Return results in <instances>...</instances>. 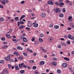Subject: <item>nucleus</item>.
<instances>
[{
	"instance_id": "obj_1",
	"label": "nucleus",
	"mask_w": 74,
	"mask_h": 74,
	"mask_svg": "<svg viewBox=\"0 0 74 74\" xmlns=\"http://www.w3.org/2000/svg\"><path fill=\"white\" fill-rule=\"evenodd\" d=\"M61 9L60 8H56L55 10V12L56 13H58L59 12H60V11H61Z\"/></svg>"
},
{
	"instance_id": "obj_2",
	"label": "nucleus",
	"mask_w": 74,
	"mask_h": 74,
	"mask_svg": "<svg viewBox=\"0 0 74 74\" xmlns=\"http://www.w3.org/2000/svg\"><path fill=\"white\" fill-rule=\"evenodd\" d=\"M61 66L63 68H66L67 66V64L66 63H64L61 65Z\"/></svg>"
},
{
	"instance_id": "obj_3",
	"label": "nucleus",
	"mask_w": 74,
	"mask_h": 74,
	"mask_svg": "<svg viewBox=\"0 0 74 74\" xmlns=\"http://www.w3.org/2000/svg\"><path fill=\"white\" fill-rule=\"evenodd\" d=\"M68 37L71 40H74V37L73 36H71L70 34H69L68 36Z\"/></svg>"
},
{
	"instance_id": "obj_4",
	"label": "nucleus",
	"mask_w": 74,
	"mask_h": 74,
	"mask_svg": "<svg viewBox=\"0 0 74 74\" xmlns=\"http://www.w3.org/2000/svg\"><path fill=\"white\" fill-rule=\"evenodd\" d=\"M45 16H46V14L44 13H43L41 14V16L42 18H44L45 17Z\"/></svg>"
},
{
	"instance_id": "obj_5",
	"label": "nucleus",
	"mask_w": 74,
	"mask_h": 74,
	"mask_svg": "<svg viewBox=\"0 0 74 74\" xmlns=\"http://www.w3.org/2000/svg\"><path fill=\"white\" fill-rule=\"evenodd\" d=\"M48 4L50 5H53V2L51 1H49L47 2Z\"/></svg>"
},
{
	"instance_id": "obj_6",
	"label": "nucleus",
	"mask_w": 74,
	"mask_h": 74,
	"mask_svg": "<svg viewBox=\"0 0 74 74\" xmlns=\"http://www.w3.org/2000/svg\"><path fill=\"white\" fill-rule=\"evenodd\" d=\"M53 40V39L52 37H49L48 38V41L49 42H52V41Z\"/></svg>"
},
{
	"instance_id": "obj_7",
	"label": "nucleus",
	"mask_w": 74,
	"mask_h": 74,
	"mask_svg": "<svg viewBox=\"0 0 74 74\" xmlns=\"http://www.w3.org/2000/svg\"><path fill=\"white\" fill-rule=\"evenodd\" d=\"M10 58H11L10 57L8 56L7 57H5V59L6 60V61H8V60H9L10 59Z\"/></svg>"
},
{
	"instance_id": "obj_8",
	"label": "nucleus",
	"mask_w": 74,
	"mask_h": 74,
	"mask_svg": "<svg viewBox=\"0 0 74 74\" xmlns=\"http://www.w3.org/2000/svg\"><path fill=\"white\" fill-rule=\"evenodd\" d=\"M28 22L29 23L28 24L27 26L28 27H30L32 26V22L29 21H28Z\"/></svg>"
},
{
	"instance_id": "obj_9",
	"label": "nucleus",
	"mask_w": 74,
	"mask_h": 74,
	"mask_svg": "<svg viewBox=\"0 0 74 74\" xmlns=\"http://www.w3.org/2000/svg\"><path fill=\"white\" fill-rule=\"evenodd\" d=\"M23 41L25 42H26L27 41V38L25 37H24L23 39Z\"/></svg>"
},
{
	"instance_id": "obj_10",
	"label": "nucleus",
	"mask_w": 74,
	"mask_h": 74,
	"mask_svg": "<svg viewBox=\"0 0 74 74\" xmlns=\"http://www.w3.org/2000/svg\"><path fill=\"white\" fill-rule=\"evenodd\" d=\"M14 67L15 68V69L16 70H19V68H18V65L16 64L14 66Z\"/></svg>"
},
{
	"instance_id": "obj_11",
	"label": "nucleus",
	"mask_w": 74,
	"mask_h": 74,
	"mask_svg": "<svg viewBox=\"0 0 74 74\" xmlns=\"http://www.w3.org/2000/svg\"><path fill=\"white\" fill-rule=\"evenodd\" d=\"M17 49H18V50H23V48L22 47H21L20 46H17L16 47Z\"/></svg>"
},
{
	"instance_id": "obj_12",
	"label": "nucleus",
	"mask_w": 74,
	"mask_h": 74,
	"mask_svg": "<svg viewBox=\"0 0 74 74\" xmlns=\"http://www.w3.org/2000/svg\"><path fill=\"white\" fill-rule=\"evenodd\" d=\"M24 64H25V63H23L22 64H19V67H20V68H22V66H23V65H24Z\"/></svg>"
},
{
	"instance_id": "obj_13",
	"label": "nucleus",
	"mask_w": 74,
	"mask_h": 74,
	"mask_svg": "<svg viewBox=\"0 0 74 74\" xmlns=\"http://www.w3.org/2000/svg\"><path fill=\"white\" fill-rule=\"evenodd\" d=\"M25 26L24 25H21L19 27V29L20 30L23 29V28H25Z\"/></svg>"
},
{
	"instance_id": "obj_14",
	"label": "nucleus",
	"mask_w": 74,
	"mask_h": 74,
	"mask_svg": "<svg viewBox=\"0 0 74 74\" xmlns=\"http://www.w3.org/2000/svg\"><path fill=\"white\" fill-rule=\"evenodd\" d=\"M45 64V62L43 61H42L40 62V65H44Z\"/></svg>"
},
{
	"instance_id": "obj_15",
	"label": "nucleus",
	"mask_w": 74,
	"mask_h": 74,
	"mask_svg": "<svg viewBox=\"0 0 74 74\" xmlns=\"http://www.w3.org/2000/svg\"><path fill=\"white\" fill-rule=\"evenodd\" d=\"M33 24L34 25L33 26L35 27H38V24L35 23H33Z\"/></svg>"
},
{
	"instance_id": "obj_16",
	"label": "nucleus",
	"mask_w": 74,
	"mask_h": 74,
	"mask_svg": "<svg viewBox=\"0 0 74 74\" xmlns=\"http://www.w3.org/2000/svg\"><path fill=\"white\" fill-rule=\"evenodd\" d=\"M52 64L53 66H56L57 64V63L56 62H55V61H53L52 63Z\"/></svg>"
},
{
	"instance_id": "obj_17",
	"label": "nucleus",
	"mask_w": 74,
	"mask_h": 74,
	"mask_svg": "<svg viewBox=\"0 0 74 74\" xmlns=\"http://www.w3.org/2000/svg\"><path fill=\"white\" fill-rule=\"evenodd\" d=\"M25 15H22L20 19L19 20L20 21H21V20H22L23 18H25Z\"/></svg>"
},
{
	"instance_id": "obj_18",
	"label": "nucleus",
	"mask_w": 74,
	"mask_h": 74,
	"mask_svg": "<svg viewBox=\"0 0 74 74\" xmlns=\"http://www.w3.org/2000/svg\"><path fill=\"white\" fill-rule=\"evenodd\" d=\"M20 73L21 74H24V73H25V71L23 70H21L20 71Z\"/></svg>"
},
{
	"instance_id": "obj_19",
	"label": "nucleus",
	"mask_w": 74,
	"mask_h": 74,
	"mask_svg": "<svg viewBox=\"0 0 74 74\" xmlns=\"http://www.w3.org/2000/svg\"><path fill=\"white\" fill-rule=\"evenodd\" d=\"M68 19L69 21H72V17L71 16H69L68 18Z\"/></svg>"
},
{
	"instance_id": "obj_20",
	"label": "nucleus",
	"mask_w": 74,
	"mask_h": 74,
	"mask_svg": "<svg viewBox=\"0 0 74 74\" xmlns=\"http://www.w3.org/2000/svg\"><path fill=\"white\" fill-rule=\"evenodd\" d=\"M59 27V25H56L54 26V28L56 29H58Z\"/></svg>"
},
{
	"instance_id": "obj_21",
	"label": "nucleus",
	"mask_w": 74,
	"mask_h": 74,
	"mask_svg": "<svg viewBox=\"0 0 74 74\" xmlns=\"http://www.w3.org/2000/svg\"><path fill=\"white\" fill-rule=\"evenodd\" d=\"M64 60H66V61H69L70 60L68 58L65 57L64 58Z\"/></svg>"
},
{
	"instance_id": "obj_22",
	"label": "nucleus",
	"mask_w": 74,
	"mask_h": 74,
	"mask_svg": "<svg viewBox=\"0 0 74 74\" xmlns=\"http://www.w3.org/2000/svg\"><path fill=\"white\" fill-rule=\"evenodd\" d=\"M12 40L14 42H16L18 41V40L15 39H12Z\"/></svg>"
},
{
	"instance_id": "obj_23",
	"label": "nucleus",
	"mask_w": 74,
	"mask_h": 74,
	"mask_svg": "<svg viewBox=\"0 0 74 74\" xmlns=\"http://www.w3.org/2000/svg\"><path fill=\"white\" fill-rule=\"evenodd\" d=\"M64 4V3H60V4H59V5H60V7H62V5H63Z\"/></svg>"
},
{
	"instance_id": "obj_24",
	"label": "nucleus",
	"mask_w": 74,
	"mask_h": 74,
	"mask_svg": "<svg viewBox=\"0 0 74 74\" xmlns=\"http://www.w3.org/2000/svg\"><path fill=\"white\" fill-rule=\"evenodd\" d=\"M29 63H32L34 62V61L33 60H29Z\"/></svg>"
},
{
	"instance_id": "obj_25",
	"label": "nucleus",
	"mask_w": 74,
	"mask_h": 74,
	"mask_svg": "<svg viewBox=\"0 0 74 74\" xmlns=\"http://www.w3.org/2000/svg\"><path fill=\"white\" fill-rule=\"evenodd\" d=\"M39 41L40 43L43 42V41L42 40V39L41 38H39Z\"/></svg>"
},
{
	"instance_id": "obj_26",
	"label": "nucleus",
	"mask_w": 74,
	"mask_h": 74,
	"mask_svg": "<svg viewBox=\"0 0 74 74\" xmlns=\"http://www.w3.org/2000/svg\"><path fill=\"white\" fill-rule=\"evenodd\" d=\"M14 19L15 20V21H18V20H19V18L18 17H15Z\"/></svg>"
},
{
	"instance_id": "obj_27",
	"label": "nucleus",
	"mask_w": 74,
	"mask_h": 74,
	"mask_svg": "<svg viewBox=\"0 0 74 74\" xmlns=\"http://www.w3.org/2000/svg\"><path fill=\"white\" fill-rule=\"evenodd\" d=\"M4 20V18L1 17L0 18V21L2 22Z\"/></svg>"
},
{
	"instance_id": "obj_28",
	"label": "nucleus",
	"mask_w": 74,
	"mask_h": 74,
	"mask_svg": "<svg viewBox=\"0 0 74 74\" xmlns=\"http://www.w3.org/2000/svg\"><path fill=\"white\" fill-rule=\"evenodd\" d=\"M59 16L60 17H63V14L62 13H60V14Z\"/></svg>"
},
{
	"instance_id": "obj_29",
	"label": "nucleus",
	"mask_w": 74,
	"mask_h": 74,
	"mask_svg": "<svg viewBox=\"0 0 74 74\" xmlns=\"http://www.w3.org/2000/svg\"><path fill=\"white\" fill-rule=\"evenodd\" d=\"M8 69H11V67H12V65L10 64H8Z\"/></svg>"
},
{
	"instance_id": "obj_30",
	"label": "nucleus",
	"mask_w": 74,
	"mask_h": 74,
	"mask_svg": "<svg viewBox=\"0 0 74 74\" xmlns=\"http://www.w3.org/2000/svg\"><path fill=\"white\" fill-rule=\"evenodd\" d=\"M20 38H21V39H23V38H24V36H23V35H21L20 36Z\"/></svg>"
},
{
	"instance_id": "obj_31",
	"label": "nucleus",
	"mask_w": 74,
	"mask_h": 74,
	"mask_svg": "<svg viewBox=\"0 0 74 74\" xmlns=\"http://www.w3.org/2000/svg\"><path fill=\"white\" fill-rule=\"evenodd\" d=\"M4 63V61L3 60H1L0 61V63L3 64Z\"/></svg>"
},
{
	"instance_id": "obj_32",
	"label": "nucleus",
	"mask_w": 74,
	"mask_h": 74,
	"mask_svg": "<svg viewBox=\"0 0 74 74\" xmlns=\"http://www.w3.org/2000/svg\"><path fill=\"white\" fill-rule=\"evenodd\" d=\"M6 36L7 37H8V38H10L11 37V36L9 35H8L7 34H6Z\"/></svg>"
},
{
	"instance_id": "obj_33",
	"label": "nucleus",
	"mask_w": 74,
	"mask_h": 74,
	"mask_svg": "<svg viewBox=\"0 0 74 74\" xmlns=\"http://www.w3.org/2000/svg\"><path fill=\"white\" fill-rule=\"evenodd\" d=\"M5 73H6V74H8V70H7V69H5Z\"/></svg>"
},
{
	"instance_id": "obj_34",
	"label": "nucleus",
	"mask_w": 74,
	"mask_h": 74,
	"mask_svg": "<svg viewBox=\"0 0 74 74\" xmlns=\"http://www.w3.org/2000/svg\"><path fill=\"white\" fill-rule=\"evenodd\" d=\"M37 68V67L36 66H33L32 69H33V70H36V68Z\"/></svg>"
},
{
	"instance_id": "obj_35",
	"label": "nucleus",
	"mask_w": 74,
	"mask_h": 74,
	"mask_svg": "<svg viewBox=\"0 0 74 74\" xmlns=\"http://www.w3.org/2000/svg\"><path fill=\"white\" fill-rule=\"evenodd\" d=\"M57 73H61V71L60 70V69H58L57 70Z\"/></svg>"
},
{
	"instance_id": "obj_36",
	"label": "nucleus",
	"mask_w": 74,
	"mask_h": 74,
	"mask_svg": "<svg viewBox=\"0 0 74 74\" xmlns=\"http://www.w3.org/2000/svg\"><path fill=\"white\" fill-rule=\"evenodd\" d=\"M5 38L2 37L1 38V40L2 41H5Z\"/></svg>"
},
{
	"instance_id": "obj_37",
	"label": "nucleus",
	"mask_w": 74,
	"mask_h": 74,
	"mask_svg": "<svg viewBox=\"0 0 74 74\" xmlns=\"http://www.w3.org/2000/svg\"><path fill=\"white\" fill-rule=\"evenodd\" d=\"M31 40L32 41H35V38H33L31 39Z\"/></svg>"
},
{
	"instance_id": "obj_38",
	"label": "nucleus",
	"mask_w": 74,
	"mask_h": 74,
	"mask_svg": "<svg viewBox=\"0 0 74 74\" xmlns=\"http://www.w3.org/2000/svg\"><path fill=\"white\" fill-rule=\"evenodd\" d=\"M23 54L25 56H26L27 55V54L26 53H23Z\"/></svg>"
},
{
	"instance_id": "obj_39",
	"label": "nucleus",
	"mask_w": 74,
	"mask_h": 74,
	"mask_svg": "<svg viewBox=\"0 0 74 74\" xmlns=\"http://www.w3.org/2000/svg\"><path fill=\"white\" fill-rule=\"evenodd\" d=\"M40 36L41 37H44V34H40Z\"/></svg>"
},
{
	"instance_id": "obj_40",
	"label": "nucleus",
	"mask_w": 74,
	"mask_h": 74,
	"mask_svg": "<svg viewBox=\"0 0 74 74\" xmlns=\"http://www.w3.org/2000/svg\"><path fill=\"white\" fill-rule=\"evenodd\" d=\"M49 27H52L53 26V25L52 24H49Z\"/></svg>"
},
{
	"instance_id": "obj_41",
	"label": "nucleus",
	"mask_w": 74,
	"mask_h": 74,
	"mask_svg": "<svg viewBox=\"0 0 74 74\" xmlns=\"http://www.w3.org/2000/svg\"><path fill=\"white\" fill-rule=\"evenodd\" d=\"M20 23L21 24H24V22L22 21H21L20 22Z\"/></svg>"
},
{
	"instance_id": "obj_42",
	"label": "nucleus",
	"mask_w": 74,
	"mask_h": 74,
	"mask_svg": "<svg viewBox=\"0 0 74 74\" xmlns=\"http://www.w3.org/2000/svg\"><path fill=\"white\" fill-rule=\"evenodd\" d=\"M1 3L3 5H5V2H4V1H1Z\"/></svg>"
},
{
	"instance_id": "obj_43",
	"label": "nucleus",
	"mask_w": 74,
	"mask_h": 74,
	"mask_svg": "<svg viewBox=\"0 0 74 74\" xmlns=\"http://www.w3.org/2000/svg\"><path fill=\"white\" fill-rule=\"evenodd\" d=\"M23 67H24V68H27V66L26 65H25V64H24V65H23Z\"/></svg>"
},
{
	"instance_id": "obj_44",
	"label": "nucleus",
	"mask_w": 74,
	"mask_h": 74,
	"mask_svg": "<svg viewBox=\"0 0 74 74\" xmlns=\"http://www.w3.org/2000/svg\"><path fill=\"white\" fill-rule=\"evenodd\" d=\"M35 74H38V73H39L38 71H36L35 72Z\"/></svg>"
},
{
	"instance_id": "obj_45",
	"label": "nucleus",
	"mask_w": 74,
	"mask_h": 74,
	"mask_svg": "<svg viewBox=\"0 0 74 74\" xmlns=\"http://www.w3.org/2000/svg\"><path fill=\"white\" fill-rule=\"evenodd\" d=\"M0 8H2L3 9L4 8V7L3 6V5H0Z\"/></svg>"
},
{
	"instance_id": "obj_46",
	"label": "nucleus",
	"mask_w": 74,
	"mask_h": 74,
	"mask_svg": "<svg viewBox=\"0 0 74 74\" xmlns=\"http://www.w3.org/2000/svg\"><path fill=\"white\" fill-rule=\"evenodd\" d=\"M62 11L63 12H66V9H65V8H63L62 9Z\"/></svg>"
},
{
	"instance_id": "obj_47",
	"label": "nucleus",
	"mask_w": 74,
	"mask_h": 74,
	"mask_svg": "<svg viewBox=\"0 0 74 74\" xmlns=\"http://www.w3.org/2000/svg\"><path fill=\"white\" fill-rule=\"evenodd\" d=\"M19 58L20 60H22L23 59V57H20Z\"/></svg>"
},
{
	"instance_id": "obj_48",
	"label": "nucleus",
	"mask_w": 74,
	"mask_h": 74,
	"mask_svg": "<svg viewBox=\"0 0 74 74\" xmlns=\"http://www.w3.org/2000/svg\"><path fill=\"white\" fill-rule=\"evenodd\" d=\"M25 3V1H23L21 2V3L22 4H23V3Z\"/></svg>"
},
{
	"instance_id": "obj_49",
	"label": "nucleus",
	"mask_w": 74,
	"mask_h": 74,
	"mask_svg": "<svg viewBox=\"0 0 74 74\" xmlns=\"http://www.w3.org/2000/svg\"><path fill=\"white\" fill-rule=\"evenodd\" d=\"M66 43L67 44H70V41H67L66 42Z\"/></svg>"
},
{
	"instance_id": "obj_50",
	"label": "nucleus",
	"mask_w": 74,
	"mask_h": 74,
	"mask_svg": "<svg viewBox=\"0 0 74 74\" xmlns=\"http://www.w3.org/2000/svg\"><path fill=\"white\" fill-rule=\"evenodd\" d=\"M61 44L62 45H65V44H64V43L63 42H61Z\"/></svg>"
},
{
	"instance_id": "obj_51",
	"label": "nucleus",
	"mask_w": 74,
	"mask_h": 74,
	"mask_svg": "<svg viewBox=\"0 0 74 74\" xmlns=\"http://www.w3.org/2000/svg\"><path fill=\"white\" fill-rule=\"evenodd\" d=\"M15 60L14 61L15 62H18V60L16 59V58H15Z\"/></svg>"
},
{
	"instance_id": "obj_52",
	"label": "nucleus",
	"mask_w": 74,
	"mask_h": 74,
	"mask_svg": "<svg viewBox=\"0 0 74 74\" xmlns=\"http://www.w3.org/2000/svg\"><path fill=\"white\" fill-rule=\"evenodd\" d=\"M55 4L57 5H59V3L57 2H56Z\"/></svg>"
},
{
	"instance_id": "obj_53",
	"label": "nucleus",
	"mask_w": 74,
	"mask_h": 74,
	"mask_svg": "<svg viewBox=\"0 0 74 74\" xmlns=\"http://www.w3.org/2000/svg\"><path fill=\"white\" fill-rule=\"evenodd\" d=\"M17 26H19L20 25V24H19V22H17Z\"/></svg>"
},
{
	"instance_id": "obj_54",
	"label": "nucleus",
	"mask_w": 74,
	"mask_h": 74,
	"mask_svg": "<svg viewBox=\"0 0 74 74\" xmlns=\"http://www.w3.org/2000/svg\"><path fill=\"white\" fill-rule=\"evenodd\" d=\"M40 49H41V50H42V51L44 49V48H43V47H40Z\"/></svg>"
},
{
	"instance_id": "obj_55",
	"label": "nucleus",
	"mask_w": 74,
	"mask_h": 74,
	"mask_svg": "<svg viewBox=\"0 0 74 74\" xmlns=\"http://www.w3.org/2000/svg\"><path fill=\"white\" fill-rule=\"evenodd\" d=\"M67 30H71V27H69L67 28Z\"/></svg>"
},
{
	"instance_id": "obj_56",
	"label": "nucleus",
	"mask_w": 74,
	"mask_h": 74,
	"mask_svg": "<svg viewBox=\"0 0 74 74\" xmlns=\"http://www.w3.org/2000/svg\"><path fill=\"white\" fill-rule=\"evenodd\" d=\"M17 54V52L16 51L14 52V55H16Z\"/></svg>"
},
{
	"instance_id": "obj_57",
	"label": "nucleus",
	"mask_w": 74,
	"mask_h": 74,
	"mask_svg": "<svg viewBox=\"0 0 74 74\" xmlns=\"http://www.w3.org/2000/svg\"><path fill=\"white\" fill-rule=\"evenodd\" d=\"M64 37L65 38H67V35L64 36Z\"/></svg>"
},
{
	"instance_id": "obj_58",
	"label": "nucleus",
	"mask_w": 74,
	"mask_h": 74,
	"mask_svg": "<svg viewBox=\"0 0 74 74\" xmlns=\"http://www.w3.org/2000/svg\"><path fill=\"white\" fill-rule=\"evenodd\" d=\"M31 15L32 16H34V15H35V14H34V13H32Z\"/></svg>"
},
{
	"instance_id": "obj_59",
	"label": "nucleus",
	"mask_w": 74,
	"mask_h": 74,
	"mask_svg": "<svg viewBox=\"0 0 74 74\" xmlns=\"http://www.w3.org/2000/svg\"><path fill=\"white\" fill-rule=\"evenodd\" d=\"M16 11L18 13H20L21 12V11H19V10H17Z\"/></svg>"
},
{
	"instance_id": "obj_60",
	"label": "nucleus",
	"mask_w": 74,
	"mask_h": 74,
	"mask_svg": "<svg viewBox=\"0 0 74 74\" xmlns=\"http://www.w3.org/2000/svg\"><path fill=\"white\" fill-rule=\"evenodd\" d=\"M66 2L67 3H69V1L68 0H66Z\"/></svg>"
},
{
	"instance_id": "obj_61",
	"label": "nucleus",
	"mask_w": 74,
	"mask_h": 74,
	"mask_svg": "<svg viewBox=\"0 0 74 74\" xmlns=\"http://www.w3.org/2000/svg\"><path fill=\"white\" fill-rule=\"evenodd\" d=\"M10 62H14V60L12 59L10 60Z\"/></svg>"
},
{
	"instance_id": "obj_62",
	"label": "nucleus",
	"mask_w": 74,
	"mask_h": 74,
	"mask_svg": "<svg viewBox=\"0 0 74 74\" xmlns=\"http://www.w3.org/2000/svg\"><path fill=\"white\" fill-rule=\"evenodd\" d=\"M42 51H43V52H47V50H44V49Z\"/></svg>"
},
{
	"instance_id": "obj_63",
	"label": "nucleus",
	"mask_w": 74,
	"mask_h": 74,
	"mask_svg": "<svg viewBox=\"0 0 74 74\" xmlns=\"http://www.w3.org/2000/svg\"><path fill=\"white\" fill-rule=\"evenodd\" d=\"M53 60H57V59H56V58H53Z\"/></svg>"
},
{
	"instance_id": "obj_64",
	"label": "nucleus",
	"mask_w": 74,
	"mask_h": 74,
	"mask_svg": "<svg viewBox=\"0 0 74 74\" xmlns=\"http://www.w3.org/2000/svg\"><path fill=\"white\" fill-rule=\"evenodd\" d=\"M69 5H70V6H71V5H72V3H69Z\"/></svg>"
}]
</instances>
